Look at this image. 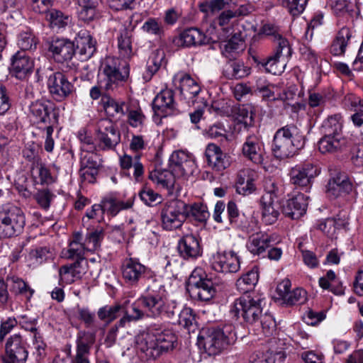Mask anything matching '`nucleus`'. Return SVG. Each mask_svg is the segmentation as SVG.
Returning a JSON list of instances; mask_svg holds the SVG:
<instances>
[{"label":"nucleus","instance_id":"obj_59","mask_svg":"<svg viewBox=\"0 0 363 363\" xmlns=\"http://www.w3.org/2000/svg\"><path fill=\"white\" fill-rule=\"evenodd\" d=\"M79 279L71 265H63L59 269V285L64 287Z\"/></svg>","mask_w":363,"mask_h":363},{"label":"nucleus","instance_id":"obj_20","mask_svg":"<svg viewBox=\"0 0 363 363\" xmlns=\"http://www.w3.org/2000/svg\"><path fill=\"white\" fill-rule=\"evenodd\" d=\"M264 145L260 136L252 134L246 137L242 147V154L245 158L259 164L264 161Z\"/></svg>","mask_w":363,"mask_h":363},{"label":"nucleus","instance_id":"obj_49","mask_svg":"<svg viewBox=\"0 0 363 363\" xmlns=\"http://www.w3.org/2000/svg\"><path fill=\"white\" fill-rule=\"evenodd\" d=\"M339 115H334L325 120L321 126L322 133L324 135H341L342 123Z\"/></svg>","mask_w":363,"mask_h":363},{"label":"nucleus","instance_id":"obj_58","mask_svg":"<svg viewBox=\"0 0 363 363\" xmlns=\"http://www.w3.org/2000/svg\"><path fill=\"white\" fill-rule=\"evenodd\" d=\"M104 238V231L102 229H96L86 235L84 245L86 246V250L94 251L97 250Z\"/></svg>","mask_w":363,"mask_h":363},{"label":"nucleus","instance_id":"obj_28","mask_svg":"<svg viewBox=\"0 0 363 363\" xmlns=\"http://www.w3.org/2000/svg\"><path fill=\"white\" fill-rule=\"evenodd\" d=\"M262 220L266 225L274 224L279 216L278 200H273L270 195H262L260 199Z\"/></svg>","mask_w":363,"mask_h":363},{"label":"nucleus","instance_id":"obj_27","mask_svg":"<svg viewBox=\"0 0 363 363\" xmlns=\"http://www.w3.org/2000/svg\"><path fill=\"white\" fill-rule=\"evenodd\" d=\"M178 250L184 259L196 258L201 255V248L198 238L193 234L184 235L179 242Z\"/></svg>","mask_w":363,"mask_h":363},{"label":"nucleus","instance_id":"obj_24","mask_svg":"<svg viewBox=\"0 0 363 363\" xmlns=\"http://www.w3.org/2000/svg\"><path fill=\"white\" fill-rule=\"evenodd\" d=\"M208 42V38L197 28L185 29L174 40V44L178 47L201 45L207 44Z\"/></svg>","mask_w":363,"mask_h":363},{"label":"nucleus","instance_id":"obj_36","mask_svg":"<svg viewBox=\"0 0 363 363\" xmlns=\"http://www.w3.org/2000/svg\"><path fill=\"white\" fill-rule=\"evenodd\" d=\"M101 205L104 213H106L111 216H115L121 210L130 208L133 202L130 200L123 201L113 197H106L101 200Z\"/></svg>","mask_w":363,"mask_h":363},{"label":"nucleus","instance_id":"obj_13","mask_svg":"<svg viewBox=\"0 0 363 363\" xmlns=\"http://www.w3.org/2000/svg\"><path fill=\"white\" fill-rule=\"evenodd\" d=\"M174 86L179 90L181 96L188 103L194 104L201 92V86L191 75L178 72L172 78Z\"/></svg>","mask_w":363,"mask_h":363},{"label":"nucleus","instance_id":"obj_60","mask_svg":"<svg viewBox=\"0 0 363 363\" xmlns=\"http://www.w3.org/2000/svg\"><path fill=\"white\" fill-rule=\"evenodd\" d=\"M50 249L48 247H38L29 252L30 259L35 264H42L52 257Z\"/></svg>","mask_w":363,"mask_h":363},{"label":"nucleus","instance_id":"obj_46","mask_svg":"<svg viewBox=\"0 0 363 363\" xmlns=\"http://www.w3.org/2000/svg\"><path fill=\"white\" fill-rule=\"evenodd\" d=\"M155 335L161 354L162 352L172 350L175 347L177 336L172 330L165 329Z\"/></svg>","mask_w":363,"mask_h":363},{"label":"nucleus","instance_id":"obj_8","mask_svg":"<svg viewBox=\"0 0 363 363\" xmlns=\"http://www.w3.org/2000/svg\"><path fill=\"white\" fill-rule=\"evenodd\" d=\"M230 344L229 337L220 328L203 330L197 338V345L209 356L222 352Z\"/></svg>","mask_w":363,"mask_h":363},{"label":"nucleus","instance_id":"obj_19","mask_svg":"<svg viewBox=\"0 0 363 363\" xmlns=\"http://www.w3.org/2000/svg\"><path fill=\"white\" fill-rule=\"evenodd\" d=\"M318 174V169L311 163L297 165L290 171V181L297 187L308 189Z\"/></svg>","mask_w":363,"mask_h":363},{"label":"nucleus","instance_id":"obj_52","mask_svg":"<svg viewBox=\"0 0 363 363\" xmlns=\"http://www.w3.org/2000/svg\"><path fill=\"white\" fill-rule=\"evenodd\" d=\"M123 308L121 304L113 306H104L100 308L97 311L98 318L105 322L106 324L111 323L117 318L119 311Z\"/></svg>","mask_w":363,"mask_h":363},{"label":"nucleus","instance_id":"obj_56","mask_svg":"<svg viewBox=\"0 0 363 363\" xmlns=\"http://www.w3.org/2000/svg\"><path fill=\"white\" fill-rule=\"evenodd\" d=\"M228 4L225 0H209L201 3L199 9L208 16L223 10Z\"/></svg>","mask_w":363,"mask_h":363},{"label":"nucleus","instance_id":"obj_47","mask_svg":"<svg viewBox=\"0 0 363 363\" xmlns=\"http://www.w3.org/2000/svg\"><path fill=\"white\" fill-rule=\"evenodd\" d=\"M186 219L191 218L196 221L203 223L209 218L210 213L206 205L201 203H194L191 205L187 203Z\"/></svg>","mask_w":363,"mask_h":363},{"label":"nucleus","instance_id":"obj_3","mask_svg":"<svg viewBox=\"0 0 363 363\" xmlns=\"http://www.w3.org/2000/svg\"><path fill=\"white\" fill-rule=\"evenodd\" d=\"M130 74L128 63L117 57H107L104 63L100 86L106 91H113L123 86Z\"/></svg>","mask_w":363,"mask_h":363},{"label":"nucleus","instance_id":"obj_57","mask_svg":"<svg viewBox=\"0 0 363 363\" xmlns=\"http://www.w3.org/2000/svg\"><path fill=\"white\" fill-rule=\"evenodd\" d=\"M227 130L224 125L221 123H216L206 128L203 135L211 139H218L228 140L226 135Z\"/></svg>","mask_w":363,"mask_h":363},{"label":"nucleus","instance_id":"obj_48","mask_svg":"<svg viewBox=\"0 0 363 363\" xmlns=\"http://www.w3.org/2000/svg\"><path fill=\"white\" fill-rule=\"evenodd\" d=\"M46 18L52 28H61L67 26L72 21V17L66 13L56 9H51L46 12Z\"/></svg>","mask_w":363,"mask_h":363},{"label":"nucleus","instance_id":"obj_18","mask_svg":"<svg viewBox=\"0 0 363 363\" xmlns=\"http://www.w3.org/2000/svg\"><path fill=\"white\" fill-rule=\"evenodd\" d=\"M169 167L177 177L189 176L194 172V160L182 150L174 151L169 157Z\"/></svg>","mask_w":363,"mask_h":363},{"label":"nucleus","instance_id":"obj_4","mask_svg":"<svg viewBox=\"0 0 363 363\" xmlns=\"http://www.w3.org/2000/svg\"><path fill=\"white\" fill-rule=\"evenodd\" d=\"M26 225L23 210L12 204H6L0 208V238H9L21 233Z\"/></svg>","mask_w":363,"mask_h":363},{"label":"nucleus","instance_id":"obj_64","mask_svg":"<svg viewBox=\"0 0 363 363\" xmlns=\"http://www.w3.org/2000/svg\"><path fill=\"white\" fill-rule=\"evenodd\" d=\"M179 324L190 330L196 322L194 311L191 308H184L179 314Z\"/></svg>","mask_w":363,"mask_h":363},{"label":"nucleus","instance_id":"obj_62","mask_svg":"<svg viewBox=\"0 0 363 363\" xmlns=\"http://www.w3.org/2000/svg\"><path fill=\"white\" fill-rule=\"evenodd\" d=\"M31 172L33 174H37L39 177L41 184H51L54 182V178L50 174V170L41 162L40 164L31 167Z\"/></svg>","mask_w":363,"mask_h":363},{"label":"nucleus","instance_id":"obj_61","mask_svg":"<svg viewBox=\"0 0 363 363\" xmlns=\"http://www.w3.org/2000/svg\"><path fill=\"white\" fill-rule=\"evenodd\" d=\"M78 138L81 142V148L83 151H86L88 153H93L99 150L98 143H94V138L87 135L84 131H80L78 134Z\"/></svg>","mask_w":363,"mask_h":363},{"label":"nucleus","instance_id":"obj_16","mask_svg":"<svg viewBox=\"0 0 363 363\" xmlns=\"http://www.w3.org/2000/svg\"><path fill=\"white\" fill-rule=\"evenodd\" d=\"M211 267L216 272L220 273H235L240 269V259L233 251L217 252L211 259Z\"/></svg>","mask_w":363,"mask_h":363},{"label":"nucleus","instance_id":"obj_63","mask_svg":"<svg viewBox=\"0 0 363 363\" xmlns=\"http://www.w3.org/2000/svg\"><path fill=\"white\" fill-rule=\"evenodd\" d=\"M307 300L306 291L301 288H297L291 291L287 298L284 301V303L289 306L296 304H303Z\"/></svg>","mask_w":363,"mask_h":363},{"label":"nucleus","instance_id":"obj_9","mask_svg":"<svg viewBox=\"0 0 363 363\" xmlns=\"http://www.w3.org/2000/svg\"><path fill=\"white\" fill-rule=\"evenodd\" d=\"M96 140L99 150H113L121 142V133L111 120L101 119L96 130Z\"/></svg>","mask_w":363,"mask_h":363},{"label":"nucleus","instance_id":"obj_6","mask_svg":"<svg viewBox=\"0 0 363 363\" xmlns=\"http://www.w3.org/2000/svg\"><path fill=\"white\" fill-rule=\"evenodd\" d=\"M187 203L181 199L165 202L160 211L162 228L167 231L180 229L186 220Z\"/></svg>","mask_w":363,"mask_h":363},{"label":"nucleus","instance_id":"obj_43","mask_svg":"<svg viewBox=\"0 0 363 363\" xmlns=\"http://www.w3.org/2000/svg\"><path fill=\"white\" fill-rule=\"evenodd\" d=\"M82 235L80 233H76L73 235V239L69 245L67 249V258L71 259H85L84 254L86 252V246L82 242Z\"/></svg>","mask_w":363,"mask_h":363},{"label":"nucleus","instance_id":"obj_25","mask_svg":"<svg viewBox=\"0 0 363 363\" xmlns=\"http://www.w3.org/2000/svg\"><path fill=\"white\" fill-rule=\"evenodd\" d=\"M307 206V197L298 194L286 201L282 205V212L291 219H298L306 213Z\"/></svg>","mask_w":363,"mask_h":363},{"label":"nucleus","instance_id":"obj_1","mask_svg":"<svg viewBox=\"0 0 363 363\" xmlns=\"http://www.w3.org/2000/svg\"><path fill=\"white\" fill-rule=\"evenodd\" d=\"M147 294L139 297L142 308L150 318H172L178 312L177 303L164 294V286L158 282L147 284Z\"/></svg>","mask_w":363,"mask_h":363},{"label":"nucleus","instance_id":"obj_11","mask_svg":"<svg viewBox=\"0 0 363 363\" xmlns=\"http://www.w3.org/2000/svg\"><path fill=\"white\" fill-rule=\"evenodd\" d=\"M201 269H195L189 278L191 296L202 301H210L216 294L214 283L211 279L203 276Z\"/></svg>","mask_w":363,"mask_h":363},{"label":"nucleus","instance_id":"obj_23","mask_svg":"<svg viewBox=\"0 0 363 363\" xmlns=\"http://www.w3.org/2000/svg\"><path fill=\"white\" fill-rule=\"evenodd\" d=\"M49 51L57 62H64L72 60L76 52L73 42L66 38H57L52 40Z\"/></svg>","mask_w":363,"mask_h":363},{"label":"nucleus","instance_id":"obj_10","mask_svg":"<svg viewBox=\"0 0 363 363\" xmlns=\"http://www.w3.org/2000/svg\"><path fill=\"white\" fill-rule=\"evenodd\" d=\"M152 109L153 120L157 124L160 123L162 118L177 114L179 110L174 101V91L170 89L160 91L152 101Z\"/></svg>","mask_w":363,"mask_h":363},{"label":"nucleus","instance_id":"obj_15","mask_svg":"<svg viewBox=\"0 0 363 363\" xmlns=\"http://www.w3.org/2000/svg\"><path fill=\"white\" fill-rule=\"evenodd\" d=\"M279 47L276 48L274 55L264 59L259 63L264 67L265 70L272 74H280L284 72L285 67L284 60L281 62V58H286L291 55V48L287 40L279 39Z\"/></svg>","mask_w":363,"mask_h":363},{"label":"nucleus","instance_id":"obj_31","mask_svg":"<svg viewBox=\"0 0 363 363\" xmlns=\"http://www.w3.org/2000/svg\"><path fill=\"white\" fill-rule=\"evenodd\" d=\"M272 242V236L259 232L249 237L246 246L252 254L259 255L264 253L267 249L271 247Z\"/></svg>","mask_w":363,"mask_h":363},{"label":"nucleus","instance_id":"obj_37","mask_svg":"<svg viewBox=\"0 0 363 363\" xmlns=\"http://www.w3.org/2000/svg\"><path fill=\"white\" fill-rule=\"evenodd\" d=\"M6 282L10 291L16 295H22L30 299L34 293V290L23 279L17 276H8Z\"/></svg>","mask_w":363,"mask_h":363},{"label":"nucleus","instance_id":"obj_45","mask_svg":"<svg viewBox=\"0 0 363 363\" xmlns=\"http://www.w3.org/2000/svg\"><path fill=\"white\" fill-rule=\"evenodd\" d=\"M132 31L124 28L118 37V48L122 57L129 58L133 55Z\"/></svg>","mask_w":363,"mask_h":363},{"label":"nucleus","instance_id":"obj_12","mask_svg":"<svg viewBox=\"0 0 363 363\" xmlns=\"http://www.w3.org/2000/svg\"><path fill=\"white\" fill-rule=\"evenodd\" d=\"M28 356L26 340L19 333L7 338L5 343L4 363H26Z\"/></svg>","mask_w":363,"mask_h":363},{"label":"nucleus","instance_id":"obj_21","mask_svg":"<svg viewBox=\"0 0 363 363\" xmlns=\"http://www.w3.org/2000/svg\"><path fill=\"white\" fill-rule=\"evenodd\" d=\"M205 155L209 167L218 172H223L231 164V157L223 152L220 147L214 143H210L206 146Z\"/></svg>","mask_w":363,"mask_h":363},{"label":"nucleus","instance_id":"obj_14","mask_svg":"<svg viewBox=\"0 0 363 363\" xmlns=\"http://www.w3.org/2000/svg\"><path fill=\"white\" fill-rule=\"evenodd\" d=\"M29 114L37 123L57 124L58 114L55 105L50 101L36 100L29 106Z\"/></svg>","mask_w":363,"mask_h":363},{"label":"nucleus","instance_id":"obj_41","mask_svg":"<svg viewBox=\"0 0 363 363\" xmlns=\"http://www.w3.org/2000/svg\"><path fill=\"white\" fill-rule=\"evenodd\" d=\"M259 279L258 269L252 268L247 273L240 277L236 281V288L243 294H247L248 291L252 289L257 283Z\"/></svg>","mask_w":363,"mask_h":363},{"label":"nucleus","instance_id":"obj_40","mask_svg":"<svg viewBox=\"0 0 363 363\" xmlns=\"http://www.w3.org/2000/svg\"><path fill=\"white\" fill-rule=\"evenodd\" d=\"M216 23L228 37L233 33V27L238 23V18L232 9H227L220 12Z\"/></svg>","mask_w":363,"mask_h":363},{"label":"nucleus","instance_id":"obj_30","mask_svg":"<svg viewBox=\"0 0 363 363\" xmlns=\"http://www.w3.org/2000/svg\"><path fill=\"white\" fill-rule=\"evenodd\" d=\"M352 190V183L345 173H338L331 178L327 186L329 196L335 198L342 194H349Z\"/></svg>","mask_w":363,"mask_h":363},{"label":"nucleus","instance_id":"obj_2","mask_svg":"<svg viewBox=\"0 0 363 363\" xmlns=\"http://www.w3.org/2000/svg\"><path fill=\"white\" fill-rule=\"evenodd\" d=\"M304 145L305 137L301 130L296 125L289 124L275 133L272 150L277 157L284 159L293 156Z\"/></svg>","mask_w":363,"mask_h":363},{"label":"nucleus","instance_id":"obj_26","mask_svg":"<svg viewBox=\"0 0 363 363\" xmlns=\"http://www.w3.org/2000/svg\"><path fill=\"white\" fill-rule=\"evenodd\" d=\"M33 60L23 51H18L11 60V72L18 79H25L33 71Z\"/></svg>","mask_w":363,"mask_h":363},{"label":"nucleus","instance_id":"obj_32","mask_svg":"<svg viewBox=\"0 0 363 363\" xmlns=\"http://www.w3.org/2000/svg\"><path fill=\"white\" fill-rule=\"evenodd\" d=\"M255 172L250 169H244L239 172L236 182V191L239 194L247 195L255 189Z\"/></svg>","mask_w":363,"mask_h":363},{"label":"nucleus","instance_id":"obj_34","mask_svg":"<svg viewBox=\"0 0 363 363\" xmlns=\"http://www.w3.org/2000/svg\"><path fill=\"white\" fill-rule=\"evenodd\" d=\"M344 144V139L341 135H324L318 141V145L320 152L325 154L340 150Z\"/></svg>","mask_w":363,"mask_h":363},{"label":"nucleus","instance_id":"obj_35","mask_svg":"<svg viewBox=\"0 0 363 363\" xmlns=\"http://www.w3.org/2000/svg\"><path fill=\"white\" fill-rule=\"evenodd\" d=\"M142 303L139 301V298L131 304L130 311H125L123 316L116 323V328H123L126 323L138 321L143 319L146 315L145 309H141Z\"/></svg>","mask_w":363,"mask_h":363},{"label":"nucleus","instance_id":"obj_53","mask_svg":"<svg viewBox=\"0 0 363 363\" xmlns=\"http://www.w3.org/2000/svg\"><path fill=\"white\" fill-rule=\"evenodd\" d=\"M292 16H298L306 9L308 0H278Z\"/></svg>","mask_w":363,"mask_h":363},{"label":"nucleus","instance_id":"obj_38","mask_svg":"<svg viewBox=\"0 0 363 363\" xmlns=\"http://www.w3.org/2000/svg\"><path fill=\"white\" fill-rule=\"evenodd\" d=\"M352 36V32L347 27H342L331 45L330 52L334 55H342L345 53L346 47Z\"/></svg>","mask_w":363,"mask_h":363},{"label":"nucleus","instance_id":"obj_54","mask_svg":"<svg viewBox=\"0 0 363 363\" xmlns=\"http://www.w3.org/2000/svg\"><path fill=\"white\" fill-rule=\"evenodd\" d=\"M38 43L37 38L30 30L21 32L18 35V45L23 52L35 50Z\"/></svg>","mask_w":363,"mask_h":363},{"label":"nucleus","instance_id":"obj_17","mask_svg":"<svg viewBox=\"0 0 363 363\" xmlns=\"http://www.w3.org/2000/svg\"><path fill=\"white\" fill-rule=\"evenodd\" d=\"M48 87L52 97L58 101H62L68 97L74 89L72 83L60 72H53L49 76Z\"/></svg>","mask_w":363,"mask_h":363},{"label":"nucleus","instance_id":"obj_50","mask_svg":"<svg viewBox=\"0 0 363 363\" xmlns=\"http://www.w3.org/2000/svg\"><path fill=\"white\" fill-rule=\"evenodd\" d=\"M175 177L177 176L172 170L170 172L164 169L155 171L151 174L150 178L163 187L172 189L175 183Z\"/></svg>","mask_w":363,"mask_h":363},{"label":"nucleus","instance_id":"obj_33","mask_svg":"<svg viewBox=\"0 0 363 363\" xmlns=\"http://www.w3.org/2000/svg\"><path fill=\"white\" fill-rule=\"evenodd\" d=\"M120 165L121 169L123 170H129L133 168V175L137 182H140L143 179L144 167L140 161V156L136 155L133 157L125 154L120 157Z\"/></svg>","mask_w":363,"mask_h":363},{"label":"nucleus","instance_id":"obj_5","mask_svg":"<svg viewBox=\"0 0 363 363\" xmlns=\"http://www.w3.org/2000/svg\"><path fill=\"white\" fill-rule=\"evenodd\" d=\"M263 298L245 294L236 298L230 306V313L235 318L242 317L250 324L255 323L262 314Z\"/></svg>","mask_w":363,"mask_h":363},{"label":"nucleus","instance_id":"obj_51","mask_svg":"<svg viewBox=\"0 0 363 363\" xmlns=\"http://www.w3.org/2000/svg\"><path fill=\"white\" fill-rule=\"evenodd\" d=\"M104 108L107 116L115 117L118 114L125 115L127 106L124 101H117L108 97L106 101H104Z\"/></svg>","mask_w":363,"mask_h":363},{"label":"nucleus","instance_id":"obj_39","mask_svg":"<svg viewBox=\"0 0 363 363\" xmlns=\"http://www.w3.org/2000/svg\"><path fill=\"white\" fill-rule=\"evenodd\" d=\"M92 342L86 337L79 336L76 340V354L72 363H91L89 359Z\"/></svg>","mask_w":363,"mask_h":363},{"label":"nucleus","instance_id":"obj_22","mask_svg":"<svg viewBox=\"0 0 363 363\" xmlns=\"http://www.w3.org/2000/svg\"><path fill=\"white\" fill-rule=\"evenodd\" d=\"M154 330H156L155 326H151L149 332L139 334L136 337V345L138 349L145 354L147 358L156 359L161 354Z\"/></svg>","mask_w":363,"mask_h":363},{"label":"nucleus","instance_id":"obj_44","mask_svg":"<svg viewBox=\"0 0 363 363\" xmlns=\"http://www.w3.org/2000/svg\"><path fill=\"white\" fill-rule=\"evenodd\" d=\"M249 69L241 61H230L223 69V75L228 79H238L249 74Z\"/></svg>","mask_w":363,"mask_h":363},{"label":"nucleus","instance_id":"obj_42","mask_svg":"<svg viewBox=\"0 0 363 363\" xmlns=\"http://www.w3.org/2000/svg\"><path fill=\"white\" fill-rule=\"evenodd\" d=\"M244 40L240 33H234L231 38L226 41L222 48V54L228 58H234L236 54L243 50Z\"/></svg>","mask_w":363,"mask_h":363},{"label":"nucleus","instance_id":"obj_7","mask_svg":"<svg viewBox=\"0 0 363 363\" xmlns=\"http://www.w3.org/2000/svg\"><path fill=\"white\" fill-rule=\"evenodd\" d=\"M121 273L125 281L131 285H137L143 279H145L147 286V284L158 282L153 272L135 258H126L123 261Z\"/></svg>","mask_w":363,"mask_h":363},{"label":"nucleus","instance_id":"obj_55","mask_svg":"<svg viewBox=\"0 0 363 363\" xmlns=\"http://www.w3.org/2000/svg\"><path fill=\"white\" fill-rule=\"evenodd\" d=\"M127 123L135 128H140L143 127L145 116L140 107L138 108H126Z\"/></svg>","mask_w":363,"mask_h":363},{"label":"nucleus","instance_id":"obj_29","mask_svg":"<svg viewBox=\"0 0 363 363\" xmlns=\"http://www.w3.org/2000/svg\"><path fill=\"white\" fill-rule=\"evenodd\" d=\"M76 51L82 60L89 59L96 51V41L86 30H81L75 38Z\"/></svg>","mask_w":363,"mask_h":363}]
</instances>
